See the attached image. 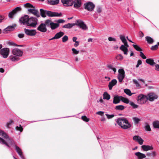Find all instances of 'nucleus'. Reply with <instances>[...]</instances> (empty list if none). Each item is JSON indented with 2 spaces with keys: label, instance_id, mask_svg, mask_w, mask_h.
Here are the masks:
<instances>
[{
  "label": "nucleus",
  "instance_id": "nucleus-43",
  "mask_svg": "<svg viewBox=\"0 0 159 159\" xmlns=\"http://www.w3.org/2000/svg\"><path fill=\"white\" fill-rule=\"evenodd\" d=\"M129 103L130 105L134 109L138 107V105L135 104L133 102H130Z\"/></svg>",
  "mask_w": 159,
  "mask_h": 159
},
{
  "label": "nucleus",
  "instance_id": "nucleus-59",
  "mask_svg": "<svg viewBox=\"0 0 159 159\" xmlns=\"http://www.w3.org/2000/svg\"><path fill=\"white\" fill-rule=\"evenodd\" d=\"M104 113V112L102 111H99L96 113L97 114L100 115L101 116H102Z\"/></svg>",
  "mask_w": 159,
  "mask_h": 159
},
{
  "label": "nucleus",
  "instance_id": "nucleus-40",
  "mask_svg": "<svg viewBox=\"0 0 159 159\" xmlns=\"http://www.w3.org/2000/svg\"><path fill=\"white\" fill-rule=\"evenodd\" d=\"M144 128L145 130L147 131H151V129L150 128L149 124L148 123H146L145 124Z\"/></svg>",
  "mask_w": 159,
  "mask_h": 159
},
{
  "label": "nucleus",
  "instance_id": "nucleus-4",
  "mask_svg": "<svg viewBox=\"0 0 159 159\" xmlns=\"http://www.w3.org/2000/svg\"><path fill=\"white\" fill-rule=\"evenodd\" d=\"M40 14L43 17H45L46 15L49 17H60L61 16V13H59L57 12H52L49 11L44 10L42 9H40Z\"/></svg>",
  "mask_w": 159,
  "mask_h": 159
},
{
  "label": "nucleus",
  "instance_id": "nucleus-46",
  "mask_svg": "<svg viewBox=\"0 0 159 159\" xmlns=\"http://www.w3.org/2000/svg\"><path fill=\"white\" fill-rule=\"evenodd\" d=\"M68 39V37L66 35H65L62 38V41L64 43L67 41Z\"/></svg>",
  "mask_w": 159,
  "mask_h": 159
},
{
  "label": "nucleus",
  "instance_id": "nucleus-14",
  "mask_svg": "<svg viewBox=\"0 0 159 159\" xmlns=\"http://www.w3.org/2000/svg\"><path fill=\"white\" fill-rule=\"evenodd\" d=\"M29 18L27 15H25L23 17H21L20 19V23H23L24 25H27Z\"/></svg>",
  "mask_w": 159,
  "mask_h": 159
},
{
  "label": "nucleus",
  "instance_id": "nucleus-21",
  "mask_svg": "<svg viewBox=\"0 0 159 159\" xmlns=\"http://www.w3.org/2000/svg\"><path fill=\"white\" fill-rule=\"evenodd\" d=\"M117 83V81L116 79H113L109 83L108 87L110 90L112 89V87L115 85Z\"/></svg>",
  "mask_w": 159,
  "mask_h": 159
},
{
  "label": "nucleus",
  "instance_id": "nucleus-24",
  "mask_svg": "<svg viewBox=\"0 0 159 159\" xmlns=\"http://www.w3.org/2000/svg\"><path fill=\"white\" fill-rule=\"evenodd\" d=\"M121 96H115L113 98V103L115 104H116L119 103L120 101L121 100L120 99Z\"/></svg>",
  "mask_w": 159,
  "mask_h": 159
},
{
  "label": "nucleus",
  "instance_id": "nucleus-27",
  "mask_svg": "<svg viewBox=\"0 0 159 159\" xmlns=\"http://www.w3.org/2000/svg\"><path fill=\"white\" fill-rule=\"evenodd\" d=\"M16 26V24H14V26H9L5 28L4 30V31H13L14 30V27Z\"/></svg>",
  "mask_w": 159,
  "mask_h": 159
},
{
  "label": "nucleus",
  "instance_id": "nucleus-20",
  "mask_svg": "<svg viewBox=\"0 0 159 159\" xmlns=\"http://www.w3.org/2000/svg\"><path fill=\"white\" fill-rule=\"evenodd\" d=\"M135 155L137 157L138 159H143L146 157V156L144 154L140 152H136Z\"/></svg>",
  "mask_w": 159,
  "mask_h": 159
},
{
  "label": "nucleus",
  "instance_id": "nucleus-48",
  "mask_svg": "<svg viewBox=\"0 0 159 159\" xmlns=\"http://www.w3.org/2000/svg\"><path fill=\"white\" fill-rule=\"evenodd\" d=\"M105 115L108 119H111L115 116V115L113 114L109 115L107 114H106Z\"/></svg>",
  "mask_w": 159,
  "mask_h": 159
},
{
  "label": "nucleus",
  "instance_id": "nucleus-44",
  "mask_svg": "<svg viewBox=\"0 0 159 159\" xmlns=\"http://www.w3.org/2000/svg\"><path fill=\"white\" fill-rule=\"evenodd\" d=\"M16 129L17 130L20 131V132H22L23 130V128L21 125H19V126H16Z\"/></svg>",
  "mask_w": 159,
  "mask_h": 159
},
{
  "label": "nucleus",
  "instance_id": "nucleus-3",
  "mask_svg": "<svg viewBox=\"0 0 159 159\" xmlns=\"http://www.w3.org/2000/svg\"><path fill=\"white\" fill-rule=\"evenodd\" d=\"M116 121L118 124L120 126L122 129H126L131 127V125L125 118H119L117 119Z\"/></svg>",
  "mask_w": 159,
  "mask_h": 159
},
{
  "label": "nucleus",
  "instance_id": "nucleus-30",
  "mask_svg": "<svg viewBox=\"0 0 159 159\" xmlns=\"http://www.w3.org/2000/svg\"><path fill=\"white\" fill-rule=\"evenodd\" d=\"M146 155L148 157H154L156 156V153L155 151H152L151 152H147L146 153Z\"/></svg>",
  "mask_w": 159,
  "mask_h": 159
},
{
  "label": "nucleus",
  "instance_id": "nucleus-2",
  "mask_svg": "<svg viewBox=\"0 0 159 159\" xmlns=\"http://www.w3.org/2000/svg\"><path fill=\"white\" fill-rule=\"evenodd\" d=\"M12 55L9 57L10 59L12 61H17L19 60V57L22 56L23 52L18 48H15L12 51Z\"/></svg>",
  "mask_w": 159,
  "mask_h": 159
},
{
  "label": "nucleus",
  "instance_id": "nucleus-16",
  "mask_svg": "<svg viewBox=\"0 0 159 159\" xmlns=\"http://www.w3.org/2000/svg\"><path fill=\"white\" fill-rule=\"evenodd\" d=\"M21 10V8L20 7H17L16 8L11 12H10L8 16L9 18H12L13 16L14 15L18 12Z\"/></svg>",
  "mask_w": 159,
  "mask_h": 159
},
{
  "label": "nucleus",
  "instance_id": "nucleus-56",
  "mask_svg": "<svg viewBox=\"0 0 159 159\" xmlns=\"http://www.w3.org/2000/svg\"><path fill=\"white\" fill-rule=\"evenodd\" d=\"M13 121L12 120H10L8 122L7 124V127L8 128H9V126L11 124L13 123Z\"/></svg>",
  "mask_w": 159,
  "mask_h": 159
},
{
  "label": "nucleus",
  "instance_id": "nucleus-41",
  "mask_svg": "<svg viewBox=\"0 0 159 159\" xmlns=\"http://www.w3.org/2000/svg\"><path fill=\"white\" fill-rule=\"evenodd\" d=\"M133 46L134 48L138 51H142V49L138 45L133 44Z\"/></svg>",
  "mask_w": 159,
  "mask_h": 159
},
{
  "label": "nucleus",
  "instance_id": "nucleus-12",
  "mask_svg": "<svg viewBox=\"0 0 159 159\" xmlns=\"http://www.w3.org/2000/svg\"><path fill=\"white\" fill-rule=\"evenodd\" d=\"M75 25H78L84 30H86L88 29V27L87 25L84 23L83 21L81 20H76Z\"/></svg>",
  "mask_w": 159,
  "mask_h": 159
},
{
  "label": "nucleus",
  "instance_id": "nucleus-42",
  "mask_svg": "<svg viewBox=\"0 0 159 159\" xmlns=\"http://www.w3.org/2000/svg\"><path fill=\"white\" fill-rule=\"evenodd\" d=\"M107 67L108 68L111 69V70H113V71L114 73H115L116 72V69L112 65H109Z\"/></svg>",
  "mask_w": 159,
  "mask_h": 159
},
{
  "label": "nucleus",
  "instance_id": "nucleus-10",
  "mask_svg": "<svg viewBox=\"0 0 159 159\" xmlns=\"http://www.w3.org/2000/svg\"><path fill=\"white\" fill-rule=\"evenodd\" d=\"M125 76V72L123 69H119L118 75V79L119 82H121L122 81Z\"/></svg>",
  "mask_w": 159,
  "mask_h": 159
},
{
  "label": "nucleus",
  "instance_id": "nucleus-52",
  "mask_svg": "<svg viewBox=\"0 0 159 159\" xmlns=\"http://www.w3.org/2000/svg\"><path fill=\"white\" fill-rule=\"evenodd\" d=\"M82 119L84 121L86 122H88L89 120L88 119L86 116H82Z\"/></svg>",
  "mask_w": 159,
  "mask_h": 159
},
{
  "label": "nucleus",
  "instance_id": "nucleus-54",
  "mask_svg": "<svg viewBox=\"0 0 159 159\" xmlns=\"http://www.w3.org/2000/svg\"><path fill=\"white\" fill-rule=\"evenodd\" d=\"M108 40L109 41H116V39L115 38H112L111 37H109L108 38Z\"/></svg>",
  "mask_w": 159,
  "mask_h": 159
},
{
  "label": "nucleus",
  "instance_id": "nucleus-9",
  "mask_svg": "<svg viewBox=\"0 0 159 159\" xmlns=\"http://www.w3.org/2000/svg\"><path fill=\"white\" fill-rule=\"evenodd\" d=\"M84 6L85 9L90 11H92L95 7V5L92 2H88L85 3Z\"/></svg>",
  "mask_w": 159,
  "mask_h": 159
},
{
  "label": "nucleus",
  "instance_id": "nucleus-8",
  "mask_svg": "<svg viewBox=\"0 0 159 159\" xmlns=\"http://www.w3.org/2000/svg\"><path fill=\"white\" fill-rule=\"evenodd\" d=\"M147 100V96L143 94L139 95L137 97V101L140 104L145 103Z\"/></svg>",
  "mask_w": 159,
  "mask_h": 159
},
{
  "label": "nucleus",
  "instance_id": "nucleus-63",
  "mask_svg": "<svg viewBox=\"0 0 159 159\" xmlns=\"http://www.w3.org/2000/svg\"><path fill=\"white\" fill-rule=\"evenodd\" d=\"M18 37L20 38H22L24 37V34H20L18 35Z\"/></svg>",
  "mask_w": 159,
  "mask_h": 159
},
{
  "label": "nucleus",
  "instance_id": "nucleus-11",
  "mask_svg": "<svg viewBox=\"0 0 159 159\" xmlns=\"http://www.w3.org/2000/svg\"><path fill=\"white\" fill-rule=\"evenodd\" d=\"M38 20L35 18L31 17L29 18L27 25L35 27L37 24Z\"/></svg>",
  "mask_w": 159,
  "mask_h": 159
},
{
  "label": "nucleus",
  "instance_id": "nucleus-28",
  "mask_svg": "<svg viewBox=\"0 0 159 159\" xmlns=\"http://www.w3.org/2000/svg\"><path fill=\"white\" fill-rule=\"evenodd\" d=\"M75 25V24L74 23H68L64 25L62 27L65 28L70 29Z\"/></svg>",
  "mask_w": 159,
  "mask_h": 159
},
{
  "label": "nucleus",
  "instance_id": "nucleus-26",
  "mask_svg": "<svg viewBox=\"0 0 159 159\" xmlns=\"http://www.w3.org/2000/svg\"><path fill=\"white\" fill-rule=\"evenodd\" d=\"M59 25H60L59 24L54 23L52 22L51 24L50 27L52 30H53L58 28L59 26Z\"/></svg>",
  "mask_w": 159,
  "mask_h": 159
},
{
  "label": "nucleus",
  "instance_id": "nucleus-32",
  "mask_svg": "<svg viewBox=\"0 0 159 159\" xmlns=\"http://www.w3.org/2000/svg\"><path fill=\"white\" fill-rule=\"evenodd\" d=\"M103 98L109 100L110 98V96L107 92H104L103 95Z\"/></svg>",
  "mask_w": 159,
  "mask_h": 159
},
{
  "label": "nucleus",
  "instance_id": "nucleus-22",
  "mask_svg": "<svg viewBox=\"0 0 159 159\" xmlns=\"http://www.w3.org/2000/svg\"><path fill=\"white\" fill-rule=\"evenodd\" d=\"M143 150L145 151H147L153 149V148L152 146L149 145H143L141 147Z\"/></svg>",
  "mask_w": 159,
  "mask_h": 159
},
{
  "label": "nucleus",
  "instance_id": "nucleus-61",
  "mask_svg": "<svg viewBox=\"0 0 159 159\" xmlns=\"http://www.w3.org/2000/svg\"><path fill=\"white\" fill-rule=\"evenodd\" d=\"M155 70L159 71V65L158 64H156L155 65Z\"/></svg>",
  "mask_w": 159,
  "mask_h": 159
},
{
  "label": "nucleus",
  "instance_id": "nucleus-60",
  "mask_svg": "<svg viewBox=\"0 0 159 159\" xmlns=\"http://www.w3.org/2000/svg\"><path fill=\"white\" fill-rule=\"evenodd\" d=\"M4 18L5 17L3 16L0 15V23L1 22Z\"/></svg>",
  "mask_w": 159,
  "mask_h": 159
},
{
  "label": "nucleus",
  "instance_id": "nucleus-36",
  "mask_svg": "<svg viewBox=\"0 0 159 159\" xmlns=\"http://www.w3.org/2000/svg\"><path fill=\"white\" fill-rule=\"evenodd\" d=\"M124 108V106L121 105L116 106L115 108L116 110L119 111L123 110Z\"/></svg>",
  "mask_w": 159,
  "mask_h": 159
},
{
  "label": "nucleus",
  "instance_id": "nucleus-39",
  "mask_svg": "<svg viewBox=\"0 0 159 159\" xmlns=\"http://www.w3.org/2000/svg\"><path fill=\"white\" fill-rule=\"evenodd\" d=\"M52 21L49 19L47 20H45V23L46 25V26L47 25V26H51V24L52 23Z\"/></svg>",
  "mask_w": 159,
  "mask_h": 159
},
{
  "label": "nucleus",
  "instance_id": "nucleus-51",
  "mask_svg": "<svg viewBox=\"0 0 159 159\" xmlns=\"http://www.w3.org/2000/svg\"><path fill=\"white\" fill-rule=\"evenodd\" d=\"M137 142H138L139 144L142 145L143 144V140L142 139V138L140 137L139 139L138 140Z\"/></svg>",
  "mask_w": 159,
  "mask_h": 159
},
{
  "label": "nucleus",
  "instance_id": "nucleus-35",
  "mask_svg": "<svg viewBox=\"0 0 159 159\" xmlns=\"http://www.w3.org/2000/svg\"><path fill=\"white\" fill-rule=\"evenodd\" d=\"M120 99L121 101L125 103L128 104L130 102H129V100L128 98L123 97L121 96Z\"/></svg>",
  "mask_w": 159,
  "mask_h": 159
},
{
  "label": "nucleus",
  "instance_id": "nucleus-15",
  "mask_svg": "<svg viewBox=\"0 0 159 159\" xmlns=\"http://www.w3.org/2000/svg\"><path fill=\"white\" fill-rule=\"evenodd\" d=\"M157 96L154 93H150L148 94L147 96V100H148L150 101H153L155 99H157Z\"/></svg>",
  "mask_w": 159,
  "mask_h": 159
},
{
  "label": "nucleus",
  "instance_id": "nucleus-29",
  "mask_svg": "<svg viewBox=\"0 0 159 159\" xmlns=\"http://www.w3.org/2000/svg\"><path fill=\"white\" fill-rule=\"evenodd\" d=\"M146 62L150 65L151 66H153L155 63L154 62V60L151 59H147L146 60Z\"/></svg>",
  "mask_w": 159,
  "mask_h": 159
},
{
  "label": "nucleus",
  "instance_id": "nucleus-19",
  "mask_svg": "<svg viewBox=\"0 0 159 159\" xmlns=\"http://www.w3.org/2000/svg\"><path fill=\"white\" fill-rule=\"evenodd\" d=\"M15 147V149L16 152L20 156V157L22 159H24V157L23 154L22 152L21 149L19 147L16 145Z\"/></svg>",
  "mask_w": 159,
  "mask_h": 159
},
{
  "label": "nucleus",
  "instance_id": "nucleus-64",
  "mask_svg": "<svg viewBox=\"0 0 159 159\" xmlns=\"http://www.w3.org/2000/svg\"><path fill=\"white\" fill-rule=\"evenodd\" d=\"M79 44V42L78 41H76L74 44V45L75 47H77Z\"/></svg>",
  "mask_w": 159,
  "mask_h": 159
},
{
  "label": "nucleus",
  "instance_id": "nucleus-34",
  "mask_svg": "<svg viewBox=\"0 0 159 159\" xmlns=\"http://www.w3.org/2000/svg\"><path fill=\"white\" fill-rule=\"evenodd\" d=\"M152 124L154 128L159 129V121H155L153 122Z\"/></svg>",
  "mask_w": 159,
  "mask_h": 159
},
{
  "label": "nucleus",
  "instance_id": "nucleus-53",
  "mask_svg": "<svg viewBox=\"0 0 159 159\" xmlns=\"http://www.w3.org/2000/svg\"><path fill=\"white\" fill-rule=\"evenodd\" d=\"M65 21L64 20H63L61 19H60L58 20H57V23H58L59 24V23H65Z\"/></svg>",
  "mask_w": 159,
  "mask_h": 159
},
{
  "label": "nucleus",
  "instance_id": "nucleus-18",
  "mask_svg": "<svg viewBox=\"0 0 159 159\" xmlns=\"http://www.w3.org/2000/svg\"><path fill=\"white\" fill-rule=\"evenodd\" d=\"M38 30L43 32H45L47 31L46 25L44 23L41 24L38 27Z\"/></svg>",
  "mask_w": 159,
  "mask_h": 159
},
{
  "label": "nucleus",
  "instance_id": "nucleus-17",
  "mask_svg": "<svg viewBox=\"0 0 159 159\" xmlns=\"http://www.w3.org/2000/svg\"><path fill=\"white\" fill-rule=\"evenodd\" d=\"M61 2L65 6H70L73 5L74 2L72 0H61Z\"/></svg>",
  "mask_w": 159,
  "mask_h": 159
},
{
  "label": "nucleus",
  "instance_id": "nucleus-1",
  "mask_svg": "<svg viewBox=\"0 0 159 159\" xmlns=\"http://www.w3.org/2000/svg\"><path fill=\"white\" fill-rule=\"evenodd\" d=\"M0 135L2 136L6 140L0 137V143L2 144H5L8 147H10V145L13 146H15V142L13 140L9 138L8 136L3 131L0 129Z\"/></svg>",
  "mask_w": 159,
  "mask_h": 159
},
{
  "label": "nucleus",
  "instance_id": "nucleus-38",
  "mask_svg": "<svg viewBox=\"0 0 159 159\" xmlns=\"http://www.w3.org/2000/svg\"><path fill=\"white\" fill-rule=\"evenodd\" d=\"M124 92L126 94L130 96H131L132 94L134 93H132L130 90L129 89H124Z\"/></svg>",
  "mask_w": 159,
  "mask_h": 159
},
{
  "label": "nucleus",
  "instance_id": "nucleus-33",
  "mask_svg": "<svg viewBox=\"0 0 159 159\" xmlns=\"http://www.w3.org/2000/svg\"><path fill=\"white\" fill-rule=\"evenodd\" d=\"M64 33L62 32H60L57 33L55 36H56L57 39H58L62 37L64 35Z\"/></svg>",
  "mask_w": 159,
  "mask_h": 159
},
{
  "label": "nucleus",
  "instance_id": "nucleus-25",
  "mask_svg": "<svg viewBox=\"0 0 159 159\" xmlns=\"http://www.w3.org/2000/svg\"><path fill=\"white\" fill-rule=\"evenodd\" d=\"M49 3L51 5H54L58 4L59 0H48Z\"/></svg>",
  "mask_w": 159,
  "mask_h": 159
},
{
  "label": "nucleus",
  "instance_id": "nucleus-37",
  "mask_svg": "<svg viewBox=\"0 0 159 159\" xmlns=\"http://www.w3.org/2000/svg\"><path fill=\"white\" fill-rule=\"evenodd\" d=\"M132 119L135 124L136 125L139 123L140 121V119L137 117H133Z\"/></svg>",
  "mask_w": 159,
  "mask_h": 159
},
{
  "label": "nucleus",
  "instance_id": "nucleus-47",
  "mask_svg": "<svg viewBox=\"0 0 159 159\" xmlns=\"http://www.w3.org/2000/svg\"><path fill=\"white\" fill-rule=\"evenodd\" d=\"M72 51L73 53L75 54H78L79 53V51L77 50L75 48H72Z\"/></svg>",
  "mask_w": 159,
  "mask_h": 159
},
{
  "label": "nucleus",
  "instance_id": "nucleus-31",
  "mask_svg": "<svg viewBox=\"0 0 159 159\" xmlns=\"http://www.w3.org/2000/svg\"><path fill=\"white\" fill-rule=\"evenodd\" d=\"M145 39L148 43L152 44L154 42L153 39L149 36H146L145 37Z\"/></svg>",
  "mask_w": 159,
  "mask_h": 159
},
{
  "label": "nucleus",
  "instance_id": "nucleus-6",
  "mask_svg": "<svg viewBox=\"0 0 159 159\" xmlns=\"http://www.w3.org/2000/svg\"><path fill=\"white\" fill-rule=\"evenodd\" d=\"M24 6L26 7H31L32 8L28 9V11L29 12L32 13L37 17H39L40 16L38 11L35 9L34 7L32 5L29 3H27L24 4Z\"/></svg>",
  "mask_w": 159,
  "mask_h": 159
},
{
  "label": "nucleus",
  "instance_id": "nucleus-58",
  "mask_svg": "<svg viewBox=\"0 0 159 159\" xmlns=\"http://www.w3.org/2000/svg\"><path fill=\"white\" fill-rule=\"evenodd\" d=\"M97 11L98 13H100L102 11V8L99 7H97Z\"/></svg>",
  "mask_w": 159,
  "mask_h": 159
},
{
  "label": "nucleus",
  "instance_id": "nucleus-57",
  "mask_svg": "<svg viewBox=\"0 0 159 159\" xmlns=\"http://www.w3.org/2000/svg\"><path fill=\"white\" fill-rule=\"evenodd\" d=\"M139 137H139V136L135 135L133 137V139L134 140H136L137 141L139 139Z\"/></svg>",
  "mask_w": 159,
  "mask_h": 159
},
{
  "label": "nucleus",
  "instance_id": "nucleus-55",
  "mask_svg": "<svg viewBox=\"0 0 159 159\" xmlns=\"http://www.w3.org/2000/svg\"><path fill=\"white\" fill-rule=\"evenodd\" d=\"M158 48V45L157 44L151 47V49L152 50H155L157 49Z\"/></svg>",
  "mask_w": 159,
  "mask_h": 159
},
{
  "label": "nucleus",
  "instance_id": "nucleus-45",
  "mask_svg": "<svg viewBox=\"0 0 159 159\" xmlns=\"http://www.w3.org/2000/svg\"><path fill=\"white\" fill-rule=\"evenodd\" d=\"M7 44L9 46H17L16 44L13 42L9 41L7 42Z\"/></svg>",
  "mask_w": 159,
  "mask_h": 159
},
{
  "label": "nucleus",
  "instance_id": "nucleus-13",
  "mask_svg": "<svg viewBox=\"0 0 159 159\" xmlns=\"http://www.w3.org/2000/svg\"><path fill=\"white\" fill-rule=\"evenodd\" d=\"M24 31L26 35L31 36H35L37 33L36 31L35 30H29L24 29Z\"/></svg>",
  "mask_w": 159,
  "mask_h": 159
},
{
  "label": "nucleus",
  "instance_id": "nucleus-62",
  "mask_svg": "<svg viewBox=\"0 0 159 159\" xmlns=\"http://www.w3.org/2000/svg\"><path fill=\"white\" fill-rule=\"evenodd\" d=\"M139 36L141 38L143 37L144 36L143 33L141 31H140L139 32Z\"/></svg>",
  "mask_w": 159,
  "mask_h": 159
},
{
  "label": "nucleus",
  "instance_id": "nucleus-5",
  "mask_svg": "<svg viewBox=\"0 0 159 159\" xmlns=\"http://www.w3.org/2000/svg\"><path fill=\"white\" fill-rule=\"evenodd\" d=\"M119 37L121 41L124 44L121 45L120 47V49L123 52L124 54L127 55L128 51V48L129 47V46L127 43L125 37L123 35H120Z\"/></svg>",
  "mask_w": 159,
  "mask_h": 159
},
{
  "label": "nucleus",
  "instance_id": "nucleus-49",
  "mask_svg": "<svg viewBox=\"0 0 159 159\" xmlns=\"http://www.w3.org/2000/svg\"><path fill=\"white\" fill-rule=\"evenodd\" d=\"M140 56L143 59H146V57L145 55L144 54V53L140 51Z\"/></svg>",
  "mask_w": 159,
  "mask_h": 159
},
{
  "label": "nucleus",
  "instance_id": "nucleus-50",
  "mask_svg": "<svg viewBox=\"0 0 159 159\" xmlns=\"http://www.w3.org/2000/svg\"><path fill=\"white\" fill-rule=\"evenodd\" d=\"M116 58L118 60H122L123 59V57L121 54H119L117 55L116 57Z\"/></svg>",
  "mask_w": 159,
  "mask_h": 159
},
{
  "label": "nucleus",
  "instance_id": "nucleus-7",
  "mask_svg": "<svg viewBox=\"0 0 159 159\" xmlns=\"http://www.w3.org/2000/svg\"><path fill=\"white\" fill-rule=\"evenodd\" d=\"M10 49L7 48H2L0 51V55L4 58H6L8 56Z\"/></svg>",
  "mask_w": 159,
  "mask_h": 159
},
{
  "label": "nucleus",
  "instance_id": "nucleus-23",
  "mask_svg": "<svg viewBox=\"0 0 159 159\" xmlns=\"http://www.w3.org/2000/svg\"><path fill=\"white\" fill-rule=\"evenodd\" d=\"M74 2V6L75 7H79L81 6V0H75Z\"/></svg>",
  "mask_w": 159,
  "mask_h": 159
}]
</instances>
